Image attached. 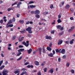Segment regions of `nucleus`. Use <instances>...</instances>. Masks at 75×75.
Listing matches in <instances>:
<instances>
[{
  "label": "nucleus",
  "instance_id": "nucleus-1",
  "mask_svg": "<svg viewBox=\"0 0 75 75\" xmlns=\"http://www.w3.org/2000/svg\"><path fill=\"white\" fill-rule=\"evenodd\" d=\"M32 27H28V28L26 29V31H28L29 34H32L33 33V31L31 30Z\"/></svg>",
  "mask_w": 75,
  "mask_h": 75
},
{
  "label": "nucleus",
  "instance_id": "nucleus-2",
  "mask_svg": "<svg viewBox=\"0 0 75 75\" xmlns=\"http://www.w3.org/2000/svg\"><path fill=\"white\" fill-rule=\"evenodd\" d=\"M8 73V71L6 69H4L3 70L2 72L3 75H8V74H7Z\"/></svg>",
  "mask_w": 75,
  "mask_h": 75
},
{
  "label": "nucleus",
  "instance_id": "nucleus-3",
  "mask_svg": "<svg viewBox=\"0 0 75 75\" xmlns=\"http://www.w3.org/2000/svg\"><path fill=\"white\" fill-rule=\"evenodd\" d=\"M26 43L25 41H23L22 42V44L25 45V46L26 47H28V45H29V41H26Z\"/></svg>",
  "mask_w": 75,
  "mask_h": 75
},
{
  "label": "nucleus",
  "instance_id": "nucleus-4",
  "mask_svg": "<svg viewBox=\"0 0 75 75\" xmlns=\"http://www.w3.org/2000/svg\"><path fill=\"white\" fill-rule=\"evenodd\" d=\"M62 42H63V40L59 39L58 41L57 45H61L62 44Z\"/></svg>",
  "mask_w": 75,
  "mask_h": 75
},
{
  "label": "nucleus",
  "instance_id": "nucleus-5",
  "mask_svg": "<svg viewBox=\"0 0 75 75\" xmlns=\"http://www.w3.org/2000/svg\"><path fill=\"white\" fill-rule=\"evenodd\" d=\"M39 54L40 55H41V52H42V48L41 47H39L38 48Z\"/></svg>",
  "mask_w": 75,
  "mask_h": 75
},
{
  "label": "nucleus",
  "instance_id": "nucleus-6",
  "mask_svg": "<svg viewBox=\"0 0 75 75\" xmlns=\"http://www.w3.org/2000/svg\"><path fill=\"white\" fill-rule=\"evenodd\" d=\"M35 14H39L40 13V11L38 10H36L35 11Z\"/></svg>",
  "mask_w": 75,
  "mask_h": 75
},
{
  "label": "nucleus",
  "instance_id": "nucleus-7",
  "mask_svg": "<svg viewBox=\"0 0 75 75\" xmlns=\"http://www.w3.org/2000/svg\"><path fill=\"white\" fill-rule=\"evenodd\" d=\"M48 73H51V74H52L54 72V69L52 68L51 69L49 70L48 71Z\"/></svg>",
  "mask_w": 75,
  "mask_h": 75
},
{
  "label": "nucleus",
  "instance_id": "nucleus-8",
  "mask_svg": "<svg viewBox=\"0 0 75 75\" xmlns=\"http://www.w3.org/2000/svg\"><path fill=\"white\" fill-rule=\"evenodd\" d=\"M33 50L31 48L29 50H27V52L28 54H31V53L32 51Z\"/></svg>",
  "mask_w": 75,
  "mask_h": 75
},
{
  "label": "nucleus",
  "instance_id": "nucleus-9",
  "mask_svg": "<svg viewBox=\"0 0 75 75\" xmlns=\"http://www.w3.org/2000/svg\"><path fill=\"white\" fill-rule=\"evenodd\" d=\"M61 53L63 54H64L65 53V50L64 49H62L61 50Z\"/></svg>",
  "mask_w": 75,
  "mask_h": 75
},
{
  "label": "nucleus",
  "instance_id": "nucleus-10",
  "mask_svg": "<svg viewBox=\"0 0 75 75\" xmlns=\"http://www.w3.org/2000/svg\"><path fill=\"white\" fill-rule=\"evenodd\" d=\"M34 63L35 65H40V63L38 61H35V62Z\"/></svg>",
  "mask_w": 75,
  "mask_h": 75
},
{
  "label": "nucleus",
  "instance_id": "nucleus-11",
  "mask_svg": "<svg viewBox=\"0 0 75 75\" xmlns=\"http://www.w3.org/2000/svg\"><path fill=\"white\" fill-rule=\"evenodd\" d=\"M69 7H70V5H69L68 4H67L65 7V8L68 9Z\"/></svg>",
  "mask_w": 75,
  "mask_h": 75
},
{
  "label": "nucleus",
  "instance_id": "nucleus-12",
  "mask_svg": "<svg viewBox=\"0 0 75 75\" xmlns=\"http://www.w3.org/2000/svg\"><path fill=\"white\" fill-rule=\"evenodd\" d=\"M42 52L44 54V53H45V52H46L45 51V48H44V46L42 47Z\"/></svg>",
  "mask_w": 75,
  "mask_h": 75
},
{
  "label": "nucleus",
  "instance_id": "nucleus-13",
  "mask_svg": "<svg viewBox=\"0 0 75 75\" xmlns=\"http://www.w3.org/2000/svg\"><path fill=\"white\" fill-rule=\"evenodd\" d=\"M24 51V49H20L19 50H18V52H22V51Z\"/></svg>",
  "mask_w": 75,
  "mask_h": 75
},
{
  "label": "nucleus",
  "instance_id": "nucleus-14",
  "mask_svg": "<svg viewBox=\"0 0 75 75\" xmlns=\"http://www.w3.org/2000/svg\"><path fill=\"white\" fill-rule=\"evenodd\" d=\"M24 38L23 37H22L21 38V39H18L19 42H20V41L21 42L23 40Z\"/></svg>",
  "mask_w": 75,
  "mask_h": 75
},
{
  "label": "nucleus",
  "instance_id": "nucleus-15",
  "mask_svg": "<svg viewBox=\"0 0 75 75\" xmlns=\"http://www.w3.org/2000/svg\"><path fill=\"white\" fill-rule=\"evenodd\" d=\"M30 8H35V7H36V6L32 5H30Z\"/></svg>",
  "mask_w": 75,
  "mask_h": 75
},
{
  "label": "nucleus",
  "instance_id": "nucleus-16",
  "mask_svg": "<svg viewBox=\"0 0 75 75\" xmlns=\"http://www.w3.org/2000/svg\"><path fill=\"white\" fill-rule=\"evenodd\" d=\"M53 55H54V54H53L52 53H51L50 54H48V56L50 57H53Z\"/></svg>",
  "mask_w": 75,
  "mask_h": 75
},
{
  "label": "nucleus",
  "instance_id": "nucleus-17",
  "mask_svg": "<svg viewBox=\"0 0 75 75\" xmlns=\"http://www.w3.org/2000/svg\"><path fill=\"white\" fill-rule=\"evenodd\" d=\"M56 27L57 29H61V25H58Z\"/></svg>",
  "mask_w": 75,
  "mask_h": 75
},
{
  "label": "nucleus",
  "instance_id": "nucleus-18",
  "mask_svg": "<svg viewBox=\"0 0 75 75\" xmlns=\"http://www.w3.org/2000/svg\"><path fill=\"white\" fill-rule=\"evenodd\" d=\"M19 22L21 24H23L24 23V21L23 20H20Z\"/></svg>",
  "mask_w": 75,
  "mask_h": 75
},
{
  "label": "nucleus",
  "instance_id": "nucleus-19",
  "mask_svg": "<svg viewBox=\"0 0 75 75\" xmlns=\"http://www.w3.org/2000/svg\"><path fill=\"white\" fill-rule=\"evenodd\" d=\"M73 41H74V39H72L70 41V44H73Z\"/></svg>",
  "mask_w": 75,
  "mask_h": 75
},
{
  "label": "nucleus",
  "instance_id": "nucleus-20",
  "mask_svg": "<svg viewBox=\"0 0 75 75\" xmlns=\"http://www.w3.org/2000/svg\"><path fill=\"white\" fill-rule=\"evenodd\" d=\"M47 49L48 51H51V48L50 47H47Z\"/></svg>",
  "mask_w": 75,
  "mask_h": 75
},
{
  "label": "nucleus",
  "instance_id": "nucleus-21",
  "mask_svg": "<svg viewBox=\"0 0 75 75\" xmlns=\"http://www.w3.org/2000/svg\"><path fill=\"white\" fill-rule=\"evenodd\" d=\"M14 73H15V74H20V71H15Z\"/></svg>",
  "mask_w": 75,
  "mask_h": 75
},
{
  "label": "nucleus",
  "instance_id": "nucleus-22",
  "mask_svg": "<svg viewBox=\"0 0 75 75\" xmlns=\"http://www.w3.org/2000/svg\"><path fill=\"white\" fill-rule=\"evenodd\" d=\"M57 21L58 22V23H61L62 22V21L60 19H59L57 20Z\"/></svg>",
  "mask_w": 75,
  "mask_h": 75
},
{
  "label": "nucleus",
  "instance_id": "nucleus-23",
  "mask_svg": "<svg viewBox=\"0 0 75 75\" xmlns=\"http://www.w3.org/2000/svg\"><path fill=\"white\" fill-rule=\"evenodd\" d=\"M4 67H5V66L4 65L1 66L0 67V70H2V69H3V68H4Z\"/></svg>",
  "mask_w": 75,
  "mask_h": 75
},
{
  "label": "nucleus",
  "instance_id": "nucleus-24",
  "mask_svg": "<svg viewBox=\"0 0 75 75\" xmlns=\"http://www.w3.org/2000/svg\"><path fill=\"white\" fill-rule=\"evenodd\" d=\"M25 30L24 29L23 31H21L20 32L21 33H22V34H24L25 33Z\"/></svg>",
  "mask_w": 75,
  "mask_h": 75
},
{
  "label": "nucleus",
  "instance_id": "nucleus-25",
  "mask_svg": "<svg viewBox=\"0 0 75 75\" xmlns=\"http://www.w3.org/2000/svg\"><path fill=\"white\" fill-rule=\"evenodd\" d=\"M35 16V17H36V18H39L40 17V16L39 15H36Z\"/></svg>",
  "mask_w": 75,
  "mask_h": 75
},
{
  "label": "nucleus",
  "instance_id": "nucleus-26",
  "mask_svg": "<svg viewBox=\"0 0 75 75\" xmlns=\"http://www.w3.org/2000/svg\"><path fill=\"white\" fill-rule=\"evenodd\" d=\"M45 64V61L43 62L41 64V66H44Z\"/></svg>",
  "mask_w": 75,
  "mask_h": 75
},
{
  "label": "nucleus",
  "instance_id": "nucleus-27",
  "mask_svg": "<svg viewBox=\"0 0 75 75\" xmlns=\"http://www.w3.org/2000/svg\"><path fill=\"white\" fill-rule=\"evenodd\" d=\"M58 19H59L60 18H61V14L59 13V15L58 16Z\"/></svg>",
  "mask_w": 75,
  "mask_h": 75
},
{
  "label": "nucleus",
  "instance_id": "nucleus-28",
  "mask_svg": "<svg viewBox=\"0 0 75 75\" xmlns=\"http://www.w3.org/2000/svg\"><path fill=\"white\" fill-rule=\"evenodd\" d=\"M27 36H28V37H29V38H31V37H32L31 35L30 34H28Z\"/></svg>",
  "mask_w": 75,
  "mask_h": 75
},
{
  "label": "nucleus",
  "instance_id": "nucleus-29",
  "mask_svg": "<svg viewBox=\"0 0 75 75\" xmlns=\"http://www.w3.org/2000/svg\"><path fill=\"white\" fill-rule=\"evenodd\" d=\"M29 62H27L26 63H25L24 64V65H27L29 64Z\"/></svg>",
  "mask_w": 75,
  "mask_h": 75
},
{
  "label": "nucleus",
  "instance_id": "nucleus-30",
  "mask_svg": "<svg viewBox=\"0 0 75 75\" xmlns=\"http://www.w3.org/2000/svg\"><path fill=\"white\" fill-rule=\"evenodd\" d=\"M16 16L18 18H19V17H20V14L18 13H17Z\"/></svg>",
  "mask_w": 75,
  "mask_h": 75
},
{
  "label": "nucleus",
  "instance_id": "nucleus-31",
  "mask_svg": "<svg viewBox=\"0 0 75 75\" xmlns=\"http://www.w3.org/2000/svg\"><path fill=\"white\" fill-rule=\"evenodd\" d=\"M65 42L66 44H69V40H67V41H66Z\"/></svg>",
  "mask_w": 75,
  "mask_h": 75
},
{
  "label": "nucleus",
  "instance_id": "nucleus-32",
  "mask_svg": "<svg viewBox=\"0 0 75 75\" xmlns=\"http://www.w3.org/2000/svg\"><path fill=\"white\" fill-rule=\"evenodd\" d=\"M18 54H17V56H20L21 54L22 53L21 52H18Z\"/></svg>",
  "mask_w": 75,
  "mask_h": 75
},
{
  "label": "nucleus",
  "instance_id": "nucleus-33",
  "mask_svg": "<svg viewBox=\"0 0 75 75\" xmlns=\"http://www.w3.org/2000/svg\"><path fill=\"white\" fill-rule=\"evenodd\" d=\"M13 9V8H9L8 9V11H10L11 10H12Z\"/></svg>",
  "mask_w": 75,
  "mask_h": 75
},
{
  "label": "nucleus",
  "instance_id": "nucleus-34",
  "mask_svg": "<svg viewBox=\"0 0 75 75\" xmlns=\"http://www.w3.org/2000/svg\"><path fill=\"white\" fill-rule=\"evenodd\" d=\"M38 75H41V71H39L37 73Z\"/></svg>",
  "mask_w": 75,
  "mask_h": 75
},
{
  "label": "nucleus",
  "instance_id": "nucleus-35",
  "mask_svg": "<svg viewBox=\"0 0 75 75\" xmlns=\"http://www.w3.org/2000/svg\"><path fill=\"white\" fill-rule=\"evenodd\" d=\"M44 72H47V68H45L43 69Z\"/></svg>",
  "mask_w": 75,
  "mask_h": 75
},
{
  "label": "nucleus",
  "instance_id": "nucleus-36",
  "mask_svg": "<svg viewBox=\"0 0 75 75\" xmlns=\"http://www.w3.org/2000/svg\"><path fill=\"white\" fill-rule=\"evenodd\" d=\"M56 53H59V50H58V49H56Z\"/></svg>",
  "mask_w": 75,
  "mask_h": 75
},
{
  "label": "nucleus",
  "instance_id": "nucleus-37",
  "mask_svg": "<svg viewBox=\"0 0 75 75\" xmlns=\"http://www.w3.org/2000/svg\"><path fill=\"white\" fill-rule=\"evenodd\" d=\"M16 36H13L12 38L13 40H14L15 39H16Z\"/></svg>",
  "mask_w": 75,
  "mask_h": 75
},
{
  "label": "nucleus",
  "instance_id": "nucleus-38",
  "mask_svg": "<svg viewBox=\"0 0 75 75\" xmlns=\"http://www.w3.org/2000/svg\"><path fill=\"white\" fill-rule=\"evenodd\" d=\"M34 2L33 1H30L28 3V4H32V3H34Z\"/></svg>",
  "mask_w": 75,
  "mask_h": 75
},
{
  "label": "nucleus",
  "instance_id": "nucleus-39",
  "mask_svg": "<svg viewBox=\"0 0 75 75\" xmlns=\"http://www.w3.org/2000/svg\"><path fill=\"white\" fill-rule=\"evenodd\" d=\"M22 58H23V57L21 56L20 58L17 59V61H20V60H21Z\"/></svg>",
  "mask_w": 75,
  "mask_h": 75
},
{
  "label": "nucleus",
  "instance_id": "nucleus-40",
  "mask_svg": "<svg viewBox=\"0 0 75 75\" xmlns=\"http://www.w3.org/2000/svg\"><path fill=\"white\" fill-rule=\"evenodd\" d=\"M20 5L18 4H17V6H15L14 7H18V8H20Z\"/></svg>",
  "mask_w": 75,
  "mask_h": 75
},
{
  "label": "nucleus",
  "instance_id": "nucleus-41",
  "mask_svg": "<svg viewBox=\"0 0 75 75\" xmlns=\"http://www.w3.org/2000/svg\"><path fill=\"white\" fill-rule=\"evenodd\" d=\"M48 13V12H45L43 13V14L44 15H46V14H47Z\"/></svg>",
  "mask_w": 75,
  "mask_h": 75
},
{
  "label": "nucleus",
  "instance_id": "nucleus-42",
  "mask_svg": "<svg viewBox=\"0 0 75 75\" xmlns=\"http://www.w3.org/2000/svg\"><path fill=\"white\" fill-rule=\"evenodd\" d=\"M17 4V2H15L12 5V6H14V5Z\"/></svg>",
  "mask_w": 75,
  "mask_h": 75
},
{
  "label": "nucleus",
  "instance_id": "nucleus-43",
  "mask_svg": "<svg viewBox=\"0 0 75 75\" xmlns=\"http://www.w3.org/2000/svg\"><path fill=\"white\" fill-rule=\"evenodd\" d=\"M21 71H27V69H25V68H23L21 70Z\"/></svg>",
  "mask_w": 75,
  "mask_h": 75
},
{
  "label": "nucleus",
  "instance_id": "nucleus-44",
  "mask_svg": "<svg viewBox=\"0 0 75 75\" xmlns=\"http://www.w3.org/2000/svg\"><path fill=\"white\" fill-rule=\"evenodd\" d=\"M13 22H15L16 21V19H15V18L13 17V19H12Z\"/></svg>",
  "mask_w": 75,
  "mask_h": 75
},
{
  "label": "nucleus",
  "instance_id": "nucleus-45",
  "mask_svg": "<svg viewBox=\"0 0 75 75\" xmlns=\"http://www.w3.org/2000/svg\"><path fill=\"white\" fill-rule=\"evenodd\" d=\"M37 71V70H34L32 71V72H33V73H34V72H36Z\"/></svg>",
  "mask_w": 75,
  "mask_h": 75
},
{
  "label": "nucleus",
  "instance_id": "nucleus-46",
  "mask_svg": "<svg viewBox=\"0 0 75 75\" xmlns=\"http://www.w3.org/2000/svg\"><path fill=\"white\" fill-rule=\"evenodd\" d=\"M9 27H13V25L12 24H9Z\"/></svg>",
  "mask_w": 75,
  "mask_h": 75
},
{
  "label": "nucleus",
  "instance_id": "nucleus-47",
  "mask_svg": "<svg viewBox=\"0 0 75 75\" xmlns=\"http://www.w3.org/2000/svg\"><path fill=\"white\" fill-rule=\"evenodd\" d=\"M8 23L10 24H12V21L11 20H10L8 22Z\"/></svg>",
  "mask_w": 75,
  "mask_h": 75
},
{
  "label": "nucleus",
  "instance_id": "nucleus-48",
  "mask_svg": "<svg viewBox=\"0 0 75 75\" xmlns=\"http://www.w3.org/2000/svg\"><path fill=\"white\" fill-rule=\"evenodd\" d=\"M64 34V32H62L61 33H59V35H62V34Z\"/></svg>",
  "mask_w": 75,
  "mask_h": 75
},
{
  "label": "nucleus",
  "instance_id": "nucleus-49",
  "mask_svg": "<svg viewBox=\"0 0 75 75\" xmlns=\"http://www.w3.org/2000/svg\"><path fill=\"white\" fill-rule=\"evenodd\" d=\"M50 8H54V6H53V5L51 4V6L50 7Z\"/></svg>",
  "mask_w": 75,
  "mask_h": 75
},
{
  "label": "nucleus",
  "instance_id": "nucleus-50",
  "mask_svg": "<svg viewBox=\"0 0 75 75\" xmlns=\"http://www.w3.org/2000/svg\"><path fill=\"white\" fill-rule=\"evenodd\" d=\"M71 73H72V74H74V70L72 69L71 70Z\"/></svg>",
  "mask_w": 75,
  "mask_h": 75
},
{
  "label": "nucleus",
  "instance_id": "nucleus-51",
  "mask_svg": "<svg viewBox=\"0 0 75 75\" xmlns=\"http://www.w3.org/2000/svg\"><path fill=\"white\" fill-rule=\"evenodd\" d=\"M66 57H67L66 56V55H64V56H63L62 57V58H63V59H65Z\"/></svg>",
  "mask_w": 75,
  "mask_h": 75
},
{
  "label": "nucleus",
  "instance_id": "nucleus-52",
  "mask_svg": "<svg viewBox=\"0 0 75 75\" xmlns=\"http://www.w3.org/2000/svg\"><path fill=\"white\" fill-rule=\"evenodd\" d=\"M0 23L1 24H3V19H1V21H0Z\"/></svg>",
  "mask_w": 75,
  "mask_h": 75
},
{
  "label": "nucleus",
  "instance_id": "nucleus-53",
  "mask_svg": "<svg viewBox=\"0 0 75 75\" xmlns=\"http://www.w3.org/2000/svg\"><path fill=\"white\" fill-rule=\"evenodd\" d=\"M61 58H58V62H61Z\"/></svg>",
  "mask_w": 75,
  "mask_h": 75
},
{
  "label": "nucleus",
  "instance_id": "nucleus-54",
  "mask_svg": "<svg viewBox=\"0 0 75 75\" xmlns=\"http://www.w3.org/2000/svg\"><path fill=\"white\" fill-rule=\"evenodd\" d=\"M64 29V28L63 27H61V28L60 29V30H61V31H63Z\"/></svg>",
  "mask_w": 75,
  "mask_h": 75
},
{
  "label": "nucleus",
  "instance_id": "nucleus-55",
  "mask_svg": "<svg viewBox=\"0 0 75 75\" xmlns=\"http://www.w3.org/2000/svg\"><path fill=\"white\" fill-rule=\"evenodd\" d=\"M72 31V30L71 29H69L68 30V31L69 32V33H70V32H71V31Z\"/></svg>",
  "mask_w": 75,
  "mask_h": 75
},
{
  "label": "nucleus",
  "instance_id": "nucleus-56",
  "mask_svg": "<svg viewBox=\"0 0 75 75\" xmlns=\"http://www.w3.org/2000/svg\"><path fill=\"white\" fill-rule=\"evenodd\" d=\"M30 24V21H28L26 22V24Z\"/></svg>",
  "mask_w": 75,
  "mask_h": 75
},
{
  "label": "nucleus",
  "instance_id": "nucleus-57",
  "mask_svg": "<svg viewBox=\"0 0 75 75\" xmlns=\"http://www.w3.org/2000/svg\"><path fill=\"white\" fill-rule=\"evenodd\" d=\"M18 47L19 48H23V45H20L18 46Z\"/></svg>",
  "mask_w": 75,
  "mask_h": 75
},
{
  "label": "nucleus",
  "instance_id": "nucleus-58",
  "mask_svg": "<svg viewBox=\"0 0 75 75\" xmlns=\"http://www.w3.org/2000/svg\"><path fill=\"white\" fill-rule=\"evenodd\" d=\"M31 14H35V11H31Z\"/></svg>",
  "mask_w": 75,
  "mask_h": 75
},
{
  "label": "nucleus",
  "instance_id": "nucleus-59",
  "mask_svg": "<svg viewBox=\"0 0 75 75\" xmlns=\"http://www.w3.org/2000/svg\"><path fill=\"white\" fill-rule=\"evenodd\" d=\"M22 73L23 74H27V71H23L22 72Z\"/></svg>",
  "mask_w": 75,
  "mask_h": 75
},
{
  "label": "nucleus",
  "instance_id": "nucleus-60",
  "mask_svg": "<svg viewBox=\"0 0 75 75\" xmlns=\"http://www.w3.org/2000/svg\"><path fill=\"white\" fill-rule=\"evenodd\" d=\"M52 43H50L49 44V47H52Z\"/></svg>",
  "mask_w": 75,
  "mask_h": 75
},
{
  "label": "nucleus",
  "instance_id": "nucleus-61",
  "mask_svg": "<svg viewBox=\"0 0 75 75\" xmlns=\"http://www.w3.org/2000/svg\"><path fill=\"white\" fill-rule=\"evenodd\" d=\"M41 21H45V22L46 21V20H45L44 19H41Z\"/></svg>",
  "mask_w": 75,
  "mask_h": 75
},
{
  "label": "nucleus",
  "instance_id": "nucleus-62",
  "mask_svg": "<svg viewBox=\"0 0 75 75\" xmlns=\"http://www.w3.org/2000/svg\"><path fill=\"white\" fill-rule=\"evenodd\" d=\"M67 67H69V63L68 62L67 64Z\"/></svg>",
  "mask_w": 75,
  "mask_h": 75
},
{
  "label": "nucleus",
  "instance_id": "nucleus-63",
  "mask_svg": "<svg viewBox=\"0 0 75 75\" xmlns=\"http://www.w3.org/2000/svg\"><path fill=\"white\" fill-rule=\"evenodd\" d=\"M52 52L53 53V55H54V54H55V50H53Z\"/></svg>",
  "mask_w": 75,
  "mask_h": 75
},
{
  "label": "nucleus",
  "instance_id": "nucleus-64",
  "mask_svg": "<svg viewBox=\"0 0 75 75\" xmlns=\"http://www.w3.org/2000/svg\"><path fill=\"white\" fill-rule=\"evenodd\" d=\"M54 32H55V31H54V30L52 31L51 32V34H54Z\"/></svg>",
  "mask_w": 75,
  "mask_h": 75
}]
</instances>
